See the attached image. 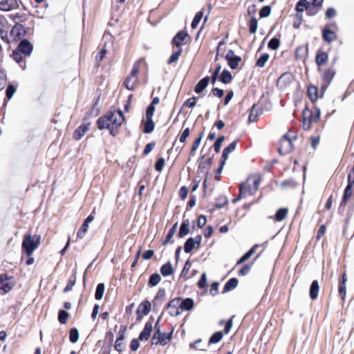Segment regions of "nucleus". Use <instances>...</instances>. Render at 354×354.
<instances>
[{"instance_id": "26", "label": "nucleus", "mask_w": 354, "mask_h": 354, "mask_svg": "<svg viewBox=\"0 0 354 354\" xmlns=\"http://www.w3.org/2000/svg\"><path fill=\"white\" fill-rule=\"evenodd\" d=\"M10 34L15 35V38L20 39L26 35V30L23 25L16 23L12 27Z\"/></svg>"}, {"instance_id": "2", "label": "nucleus", "mask_w": 354, "mask_h": 354, "mask_svg": "<svg viewBox=\"0 0 354 354\" xmlns=\"http://www.w3.org/2000/svg\"><path fill=\"white\" fill-rule=\"evenodd\" d=\"M261 177L258 174L250 175L245 182L239 185L240 197L253 196L257 192Z\"/></svg>"}, {"instance_id": "23", "label": "nucleus", "mask_w": 354, "mask_h": 354, "mask_svg": "<svg viewBox=\"0 0 354 354\" xmlns=\"http://www.w3.org/2000/svg\"><path fill=\"white\" fill-rule=\"evenodd\" d=\"M262 113V109L259 104H254L250 109L248 117L249 122H255Z\"/></svg>"}, {"instance_id": "60", "label": "nucleus", "mask_w": 354, "mask_h": 354, "mask_svg": "<svg viewBox=\"0 0 354 354\" xmlns=\"http://www.w3.org/2000/svg\"><path fill=\"white\" fill-rule=\"evenodd\" d=\"M15 91H16L15 87L12 84H9L6 91V97L8 100H10L12 97Z\"/></svg>"}, {"instance_id": "13", "label": "nucleus", "mask_w": 354, "mask_h": 354, "mask_svg": "<svg viewBox=\"0 0 354 354\" xmlns=\"http://www.w3.org/2000/svg\"><path fill=\"white\" fill-rule=\"evenodd\" d=\"M225 59H226L229 66L232 69H236L239 66V63L241 62V57L234 55V50L231 49H230L227 51L225 57Z\"/></svg>"}, {"instance_id": "47", "label": "nucleus", "mask_w": 354, "mask_h": 354, "mask_svg": "<svg viewBox=\"0 0 354 354\" xmlns=\"http://www.w3.org/2000/svg\"><path fill=\"white\" fill-rule=\"evenodd\" d=\"M270 55L268 53H263L256 62V66L263 68L269 59Z\"/></svg>"}, {"instance_id": "22", "label": "nucleus", "mask_w": 354, "mask_h": 354, "mask_svg": "<svg viewBox=\"0 0 354 354\" xmlns=\"http://www.w3.org/2000/svg\"><path fill=\"white\" fill-rule=\"evenodd\" d=\"M11 277H8V274H0V290L4 292H8L12 288V284L9 281Z\"/></svg>"}, {"instance_id": "61", "label": "nucleus", "mask_w": 354, "mask_h": 354, "mask_svg": "<svg viewBox=\"0 0 354 354\" xmlns=\"http://www.w3.org/2000/svg\"><path fill=\"white\" fill-rule=\"evenodd\" d=\"M197 97H192L187 99L183 104V106L188 108H193L195 106L196 103Z\"/></svg>"}, {"instance_id": "35", "label": "nucleus", "mask_w": 354, "mask_h": 354, "mask_svg": "<svg viewBox=\"0 0 354 354\" xmlns=\"http://www.w3.org/2000/svg\"><path fill=\"white\" fill-rule=\"evenodd\" d=\"M213 162L212 158H208L204 161L200 162L198 171L201 173H207Z\"/></svg>"}, {"instance_id": "41", "label": "nucleus", "mask_w": 354, "mask_h": 354, "mask_svg": "<svg viewBox=\"0 0 354 354\" xmlns=\"http://www.w3.org/2000/svg\"><path fill=\"white\" fill-rule=\"evenodd\" d=\"M203 135H204V133L203 131L201 132L198 136L195 139V140L194 141L193 144H192V148L190 149V151H189V155L192 156H194L195 155V152L196 151V149L198 148L200 144H201V140L203 137Z\"/></svg>"}, {"instance_id": "10", "label": "nucleus", "mask_w": 354, "mask_h": 354, "mask_svg": "<svg viewBox=\"0 0 354 354\" xmlns=\"http://www.w3.org/2000/svg\"><path fill=\"white\" fill-rule=\"evenodd\" d=\"M294 80V75L290 72L283 73L278 78L277 86L280 89H284L288 87Z\"/></svg>"}, {"instance_id": "4", "label": "nucleus", "mask_w": 354, "mask_h": 354, "mask_svg": "<svg viewBox=\"0 0 354 354\" xmlns=\"http://www.w3.org/2000/svg\"><path fill=\"white\" fill-rule=\"evenodd\" d=\"M154 110L155 98H153L151 102V104L146 110L145 115L142 118L140 124V128L142 129V132L145 133H150L153 131L154 123L153 122L152 117L153 115Z\"/></svg>"}, {"instance_id": "62", "label": "nucleus", "mask_w": 354, "mask_h": 354, "mask_svg": "<svg viewBox=\"0 0 354 354\" xmlns=\"http://www.w3.org/2000/svg\"><path fill=\"white\" fill-rule=\"evenodd\" d=\"M6 84V75L3 70L0 69V91L3 89Z\"/></svg>"}, {"instance_id": "24", "label": "nucleus", "mask_w": 354, "mask_h": 354, "mask_svg": "<svg viewBox=\"0 0 354 354\" xmlns=\"http://www.w3.org/2000/svg\"><path fill=\"white\" fill-rule=\"evenodd\" d=\"M153 330V322L151 320L148 321L139 335V339L141 341L147 340L151 335Z\"/></svg>"}, {"instance_id": "19", "label": "nucleus", "mask_w": 354, "mask_h": 354, "mask_svg": "<svg viewBox=\"0 0 354 354\" xmlns=\"http://www.w3.org/2000/svg\"><path fill=\"white\" fill-rule=\"evenodd\" d=\"M308 56V45H302L298 46L295 52V57L297 60H303L304 62Z\"/></svg>"}, {"instance_id": "17", "label": "nucleus", "mask_w": 354, "mask_h": 354, "mask_svg": "<svg viewBox=\"0 0 354 354\" xmlns=\"http://www.w3.org/2000/svg\"><path fill=\"white\" fill-rule=\"evenodd\" d=\"M17 50L26 56H30L33 50L32 44L28 39H23L18 45Z\"/></svg>"}, {"instance_id": "31", "label": "nucleus", "mask_w": 354, "mask_h": 354, "mask_svg": "<svg viewBox=\"0 0 354 354\" xmlns=\"http://www.w3.org/2000/svg\"><path fill=\"white\" fill-rule=\"evenodd\" d=\"M319 286L317 280H314L310 287L309 296L312 300L317 299L319 294Z\"/></svg>"}, {"instance_id": "21", "label": "nucleus", "mask_w": 354, "mask_h": 354, "mask_svg": "<svg viewBox=\"0 0 354 354\" xmlns=\"http://www.w3.org/2000/svg\"><path fill=\"white\" fill-rule=\"evenodd\" d=\"M315 63L320 71V67L326 64L328 60V55L326 52L319 50L315 55Z\"/></svg>"}, {"instance_id": "58", "label": "nucleus", "mask_w": 354, "mask_h": 354, "mask_svg": "<svg viewBox=\"0 0 354 354\" xmlns=\"http://www.w3.org/2000/svg\"><path fill=\"white\" fill-rule=\"evenodd\" d=\"M224 140L225 137L223 136H221L216 140L214 145V149L216 153H218L220 151L222 143L224 141Z\"/></svg>"}, {"instance_id": "34", "label": "nucleus", "mask_w": 354, "mask_h": 354, "mask_svg": "<svg viewBox=\"0 0 354 354\" xmlns=\"http://www.w3.org/2000/svg\"><path fill=\"white\" fill-rule=\"evenodd\" d=\"M189 219H184L180 225V230L178 234L179 238H183L188 234L189 230Z\"/></svg>"}, {"instance_id": "8", "label": "nucleus", "mask_w": 354, "mask_h": 354, "mask_svg": "<svg viewBox=\"0 0 354 354\" xmlns=\"http://www.w3.org/2000/svg\"><path fill=\"white\" fill-rule=\"evenodd\" d=\"M40 244V236L26 235L22 242V248L28 256H30Z\"/></svg>"}, {"instance_id": "50", "label": "nucleus", "mask_w": 354, "mask_h": 354, "mask_svg": "<svg viewBox=\"0 0 354 354\" xmlns=\"http://www.w3.org/2000/svg\"><path fill=\"white\" fill-rule=\"evenodd\" d=\"M182 51H183L182 48H178V50H176V52H174L171 55L169 59H168L167 64H171L176 62L178 59L179 57L180 56Z\"/></svg>"}, {"instance_id": "25", "label": "nucleus", "mask_w": 354, "mask_h": 354, "mask_svg": "<svg viewBox=\"0 0 354 354\" xmlns=\"http://www.w3.org/2000/svg\"><path fill=\"white\" fill-rule=\"evenodd\" d=\"M17 7V0H3L0 1V10L2 11L8 12Z\"/></svg>"}, {"instance_id": "64", "label": "nucleus", "mask_w": 354, "mask_h": 354, "mask_svg": "<svg viewBox=\"0 0 354 354\" xmlns=\"http://www.w3.org/2000/svg\"><path fill=\"white\" fill-rule=\"evenodd\" d=\"M337 15V12L335 8H329L326 10L325 16L326 19H332Z\"/></svg>"}, {"instance_id": "49", "label": "nucleus", "mask_w": 354, "mask_h": 354, "mask_svg": "<svg viewBox=\"0 0 354 354\" xmlns=\"http://www.w3.org/2000/svg\"><path fill=\"white\" fill-rule=\"evenodd\" d=\"M203 10L198 12L195 15V16L192 20V24H191L192 28H193V29L196 28V27L198 26V25L199 22L201 21V19L203 18Z\"/></svg>"}, {"instance_id": "6", "label": "nucleus", "mask_w": 354, "mask_h": 354, "mask_svg": "<svg viewBox=\"0 0 354 354\" xmlns=\"http://www.w3.org/2000/svg\"><path fill=\"white\" fill-rule=\"evenodd\" d=\"M145 64V62L142 59H140L134 64L130 75L125 79L124 82V84L128 90L132 91L135 88V86L138 82L137 75L140 66Z\"/></svg>"}, {"instance_id": "54", "label": "nucleus", "mask_w": 354, "mask_h": 354, "mask_svg": "<svg viewBox=\"0 0 354 354\" xmlns=\"http://www.w3.org/2000/svg\"><path fill=\"white\" fill-rule=\"evenodd\" d=\"M189 135H190L189 128L187 127L185 129H183V131L180 132V133L179 135V141L181 143H185L187 140V138L189 136Z\"/></svg>"}, {"instance_id": "9", "label": "nucleus", "mask_w": 354, "mask_h": 354, "mask_svg": "<svg viewBox=\"0 0 354 354\" xmlns=\"http://www.w3.org/2000/svg\"><path fill=\"white\" fill-rule=\"evenodd\" d=\"M336 75V71L333 67H330L326 68L322 72L321 79H322V84H321V92L322 95L324 94V93L326 91V90L328 88L329 85L330 84L331 82L333 81L334 77Z\"/></svg>"}, {"instance_id": "52", "label": "nucleus", "mask_w": 354, "mask_h": 354, "mask_svg": "<svg viewBox=\"0 0 354 354\" xmlns=\"http://www.w3.org/2000/svg\"><path fill=\"white\" fill-rule=\"evenodd\" d=\"M79 339V332L75 328H71L69 334V339L72 343H76Z\"/></svg>"}, {"instance_id": "37", "label": "nucleus", "mask_w": 354, "mask_h": 354, "mask_svg": "<svg viewBox=\"0 0 354 354\" xmlns=\"http://www.w3.org/2000/svg\"><path fill=\"white\" fill-rule=\"evenodd\" d=\"M180 305L182 312L184 310H190L194 308V302L192 298L185 299L180 298Z\"/></svg>"}, {"instance_id": "20", "label": "nucleus", "mask_w": 354, "mask_h": 354, "mask_svg": "<svg viewBox=\"0 0 354 354\" xmlns=\"http://www.w3.org/2000/svg\"><path fill=\"white\" fill-rule=\"evenodd\" d=\"M173 330H171L168 333H162L160 329L156 330V335L158 336L156 338L158 339V342H156V344L158 343H160L162 345H166L167 343H169L171 339Z\"/></svg>"}, {"instance_id": "27", "label": "nucleus", "mask_w": 354, "mask_h": 354, "mask_svg": "<svg viewBox=\"0 0 354 354\" xmlns=\"http://www.w3.org/2000/svg\"><path fill=\"white\" fill-rule=\"evenodd\" d=\"M353 186H351L350 185H346L344 192L342 201L340 202L339 207H344L346 205L348 200L353 195Z\"/></svg>"}, {"instance_id": "63", "label": "nucleus", "mask_w": 354, "mask_h": 354, "mask_svg": "<svg viewBox=\"0 0 354 354\" xmlns=\"http://www.w3.org/2000/svg\"><path fill=\"white\" fill-rule=\"evenodd\" d=\"M191 263L189 260H187L185 263V266L181 271V273H180V277H184V278H187L186 277V275L188 272V271L189 270V269L191 268Z\"/></svg>"}, {"instance_id": "5", "label": "nucleus", "mask_w": 354, "mask_h": 354, "mask_svg": "<svg viewBox=\"0 0 354 354\" xmlns=\"http://www.w3.org/2000/svg\"><path fill=\"white\" fill-rule=\"evenodd\" d=\"M303 124L302 127L304 130H308L313 122H317L320 118V111L318 108L310 110L306 107L302 112Z\"/></svg>"}, {"instance_id": "11", "label": "nucleus", "mask_w": 354, "mask_h": 354, "mask_svg": "<svg viewBox=\"0 0 354 354\" xmlns=\"http://www.w3.org/2000/svg\"><path fill=\"white\" fill-rule=\"evenodd\" d=\"M151 310V304L148 300H145L140 304L136 310V321L140 322L143 316L147 315Z\"/></svg>"}, {"instance_id": "46", "label": "nucleus", "mask_w": 354, "mask_h": 354, "mask_svg": "<svg viewBox=\"0 0 354 354\" xmlns=\"http://www.w3.org/2000/svg\"><path fill=\"white\" fill-rule=\"evenodd\" d=\"M249 31L251 34H254L257 30L258 21L256 17H252L248 21Z\"/></svg>"}, {"instance_id": "33", "label": "nucleus", "mask_w": 354, "mask_h": 354, "mask_svg": "<svg viewBox=\"0 0 354 354\" xmlns=\"http://www.w3.org/2000/svg\"><path fill=\"white\" fill-rule=\"evenodd\" d=\"M260 245L255 244L254 246H252L244 255H243L236 262V266L242 264L245 261H246L248 259H249L251 256L256 252V250L257 248H259Z\"/></svg>"}, {"instance_id": "57", "label": "nucleus", "mask_w": 354, "mask_h": 354, "mask_svg": "<svg viewBox=\"0 0 354 354\" xmlns=\"http://www.w3.org/2000/svg\"><path fill=\"white\" fill-rule=\"evenodd\" d=\"M271 12V8L270 6H263L259 11V17L261 18H265L268 17Z\"/></svg>"}, {"instance_id": "44", "label": "nucleus", "mask_w": 354, "mask_h": 354, "mask_svg": "<svg viewBox=\"0 0 354 354\" xmlns=\"http://www.w3.org/2000/svg\"><path fill=\"white\" fill-rule=\"evenodd\" d=\"M176 227H177V223H175L171 228L170 230H169L168 232V234H167L166 237H165V241H163L162 244L163 245H166L168 243H173L174 241L171 240L172 237L174 236V235L175 234L176 232Z\"/></svg>"}, {"instance_id": "1", "label": "nucleus", "mask_w": 354, "mask_h": 354, "mask_svg": "<svg viewBox=\"0 0 354 354\" xmlns=\"http://www.w3.org/2000/svg\"><path fill=\"white\" fill-rule=\"evenodd\" d=\"M124 116L122 111H108L104 117L97 120V126L100 129H107L111 135L117 133V129L124 122Z\"/></svg>"}, {"instance_id": "56", "label": "nucleus", "mask_w": 354, "mask_h": 354, "mask_svg": "<svg viewBox=\"0 0 354 354\" xmlns=\"http://www.w3.org/2000/svg\"><path fill=\"white\" fill-rule=\"evenodd\" d=\"M88 228V224L86 223L84 221L83 224L82 225V226L80 227V228L79 229V230L77 232V236L80 239H82L84 236L85 234L87 232Z\"/></svg>"}, {"instance_id": "14", "label": "nucleus", "mask_w": 354, "mask_h": 354, "mask_svg": "<svg viewBox=\"0 0 354 354\" xmlns=\"http://www.w3.org/2000/svg\"><path fill=\"white\" fill-rule=\"evenodd\" d=\"M202 236L197 235L195 239L189 238L184 245V250L186 253H190L194 248H198L201 243Z\"/></svg>"}, {"instance_id": "51", "label": "nucleus", "mask_w": 354, "mask_h": 354, "mask_svg": "<svg viewBox=\"0 0 354 354\" xmlns=\"http://www.w3.org/2000/svg\"><path fill=\"white\" fill-rule=\"evenodd\" d=\"M76 283V277L73 275L67 281V285L64 289V292L66 293L71 291Z\"/></svg>"}, {"instance_id": "43", "label": "nucleus", "mask_w": 354, "mask_h": 354, "mask_svg": "<svg viewBox=\"0 0 354 354\" xmlns=\"http://www.w3.org/2000/svg\"><path fill=\"white\" fill-rule=\"evenodd\" d=\"M160 272L164 277L171 275L174 272V269L170 262L164 264L160 268Z\"/></svg>"}, {"instance_id": "15", "label": "nucleus", "mask_w": 354, "mask_h": 354, "mask_svg": "<svg viewBox=\"0 0 354 354\" xmlns=\"http://www.w3.org/2000/svg\"><path fill=\"white\" fill-rule=\"evenodd\" d=\"M346 281L347 276L346 272H344L339 278L338 294L341 297L342 302L345 301L346 295Z\"/></svg>"}, {"instance_id": "42", "label": "nucleus", "mask_w": 354, "mask_h": 354, "mask_svg": "<svg viewBox=\"0 0 354 354\" xmlns=\"http://www.w3.org/2000/svg\"><path fill=\"white\" fill-rule=\"evenodd\" d=\"M219 80L223 84H229L232 80L231 73L227 70H224L219 76Z\"/></svg>"}, {"instance_id": "7", "label": "nucleus", "mask_w": 354, "mask_h": 354, "mask_svg": "<svg viewBox=\"0 0 354 354\" xmlns=\"http://www.w3.org/2000/svg\"><path fill=\"white\" fill-rule=\"evenodd\" d=\"M338 26L336 22L326 24L322 30V37L324 41L330 44L337 39Z\"/></svg>"}, {"instance_id": "28", "label": "nucleus", "mask_w": 354, "mask_h": 354, "mask_svg": "<svg viewBox=\"0 0 354 354\" xmlns=\"http://www.w3.org/2000/svg\"><path fill=\"white\" fill-rule=\"evenodd\" d=\"M90 123L83 124L76 129L73 133V138L75 140H80L88 131Z\"/></svg>"}, {"instance_id": "48", "label": "nucleus", "mask_w": 354, "mask_h": 354, "mask_svg": "<svg viewBox=\"0 0 354 354\" xmlns=\"http://www.w3.org/2000/svg\"><path fill=\"white\" fill-rule=\"evenodd\" d=\"M104 284L103 283H100L97 286L95 293V298L97 300H100L104 295Z\"/></svg>"}, {"instance_id": "53", "label": "nucleus", "mask_w": 354, "mask_h": 354, "mask_svg": "<svg viewBox=\"0 0 354 354\" xmlns=\"http://www.w3.org/2000/svg\"><path fill=\"white\" fill-rule=\"evenodd\" d=\"M279 45H280L279 39H278L277 37H273L270 40V41L268 44V46L271 50H277L279 47Z\"/></svg>"}, {"instance_id": "18", "label": "nucleus", "mask_w": 354, "mask_h": 354, "mask_svg": "<svg viewBox=\"0 0 354 354\" xmlns=\"http://www.w3.org/2000/svg\"><path fill=\"white\" fill-rule=\"evenodd\" d=\"M309 2L307 0H299L296 5L295 10L297 12L296 17L299 19V22H301L302 19V15L301 12H304V10H306L307 8V6L309 5ZM300 23L297 26L295 24H294L295 28H299Z\"/></svg>"}, {"instance_id": "16", "label": "nucleus", "mask_w": 354, "mask_h": 354, "mask_svg": "<svg viewBox=\"0 0 354 354\" xmlns=\"http://www.w3.org/2000/svg\"><path fill=\"white\" fill-rule=\"evenodd\" d=\"M189 39V35L185 30L179 31L172 39L171 44L178 48L187 43V39Z\"/></svg>"}, {"instance_id": "55", "label": "nucleus", "mask_w": 354, "mask_h": 354, "mask_svg": "<svg viewBox=\"0 0 354 354\" xmlns=\"http://www.w3.org/2000/svg\"><path fill=\"white\" fill-rule=\"evenodd\" d=\"M68 316H69V314L66 310H60L58 313L59 322L62 324H66Z\"/></svg>"}, {"instance_id": "32", "label": "nucleus", "mask_w": 354, "mask_h": 354, "mask_svg": "<svg viewBox=\"0 0 354 354\" xmlns=\"http://www.w3.org/2000/svg\"><path fill=\"white\" fill-rule=\"evenodd\" d=\"M288 209L286 207L279 208L275 213L273 220L276 222L283 221L288 216Z\"/></svg>"}, {"instance_id": "12", "label": "nucleus", "mask_w": 354, "mask_h": 354, "mask_svg": "<svg viewBox=\"0 0 354 354\" xmlns=\"http://www.w3.org/2000/svg\"><path fill=\"white\" fill-rule=\"evenodd\" d=\"M180 297H176L167 304V310L171 316H177L182 313Z\"/></svg>"}, {"instance_id": "59", "label": "nucleus", "mask_w": 354, "mask_h": 354, "mask_svg": "<svg viewBox=\"0 0 354 354\" xmlns=\"http://www.w3.org/2000/svg\"><path fill=\"white\" fill-rule=\"evenodd\" d=\"M306 11L307 15L314 16L318 12L319 8L314 7L313 5L309 3L308 6H307Z\"/></svg>"}, {"instance_id": "39", "label": "nucleus", "mask_w": 354, "mask_h": 354, "mask_svg": "<svg viewBox=\"0 0 354 354\" xmlns=\"http://www.w3.org/2000/svg\"><path fill=\"white\" fill-rule=\"evenodd\" d=\"M239 281L236 278H231L224 286L223 292H227L234 289L238 285Z\"/></svg>"}, {"instance_id": "40", "label": "nucleus", "mask_w": 354, "mask_h": 354, "mask_svg": "<svg viewBox=\"0 0 354 354\" xmlns=\"http://www.w3.org/2000/svg\"><path fill=\"white\" fill-rule=\"evenodd\" d=\"M203 135H204V133L203 131L201 132L198 136L195 139V140L194 141L193 144H192V148L190 149V151H189V155L192 156H194L195 155V152L196 151V149L198 148L200 144H201V140L203 137Z\"/></svg>"}, {"instance_id": "3", "label": "nucleus", "mask_w": 354, "mask_h": 354, "mask_svg": "<svg viewBox=\"0 0 354 354\" xmlns=\"http://www.w3.org/2000/svg\"><path fill=\"white\" fill-rule=\"evenodd\" d=\"M298 139L297 131L295 128H290L279 140L278 151L281 155L290 153L295 147V142Z\"/></svg>"}, {"instance_id": "36", "label": "nucleus", "mask_w": 354, "mask_h": 354, "mask_svg": "<svg viewBox=\"0 0 354 354\" xmlns=\"http://www.w3.org/2000/svg\"><path fill=\"white\" fill-rule=\"evenodd\" d=\"M228 204V199L224 195H220L215 200V204L214 205V209H221Z\"/></svg>"}, {"instance_id": "45", "label": "nucleus", "mask_w": 354, "mask_h": 354, "mask_svg": "<svg viewBox=\"0 0 354 354\" xmlns=\"http://www.w3.org/2000/svg\"><path fill=\"white\" fill-rule=\"evenodd\" d=\"M223 337V333L222 331H218L214 333L209 339L208 344H216L219 342Z\"/></svg>"}, {"instance_id": "29", "label": "nucleus", "mask_w": 354, "mask_h": 354, "mask_svg": "<svg viewBox=\"0 0 354 354\" xmlns=\"http://www.w3.org/2000/svg\"><path fill=\"white\" fill-rule=\"evenodd\" d=\"M209 81H210V77L209 76H206V77H203V79H201L196 84V86L194 87V91L196 93H201L207 86Z\"/></svg>"}, {"instance_id": "38", "label": "nucleus", "mask_w": 354, "mask_h": 354, "mask_svg": "<svg viewBox=\"0 0 354 354\" xmlns=\"http://www.w3.org/2000/svg\"><path fill=\"white\" fill-rule=\"evenodd\" d=\"M21 54L23 53L19 50H14L12 53V58L20 65L21 69L24 71L26 68V63L23 62V57Z\"/></svg>"}, {"instance_id": "30", "label": "nucleus", "mask_w": 354, "mask_h": 354, "mask_svg": "<svg viewBox=\"0 0 354 354\" xmlns=\"http://www.w3.org/2000/svg\"><path fill=\"white\" fill-rule=\"evenodd\" d=\"M307 95L312 102H315L318 97V88L314 85H310L307 88Z\"/></svg>"}]
</instances>
